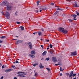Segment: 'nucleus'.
Returning a JSON list of instances; mask_svg holds the SVG:
<instances>
[{
    "mask_svg": "<svg viewBox=\"0 0 79 79\" xmlns=\"http://www.w3.org/2000/svg\"><path fill=\"white\" fill-rule=\"evenodd\" d=\"M2 3L4 6H7V10H11V8H12V5H13V4L11 3L9 4L7 1H4Z\"/></svg>",
    "mask_w": 79,
    "mask_h": 79,
    "instance_id": "f257e3e1",
    "label": "nucleus"
},
{
    "mask_svg": "<svg viewBox=\"0 0 79 79\" xmlns=\"http://www.w3.org/2000/svg\"><path fill=\"white\" fill-rule=\"evenodd\" d=\"M59 31H60V32H61L62 33H63V34H67V33H68V31H67V30L64 29V28L61 27L59 28Z\"/></svg>",
    "mask_w": 79,
    "mask_h": 79,
    "instance_id": "f03ea898",
    "label": "nucleus"
},
{
    "mask_svg": "<svg viewBox=\"0 0 79 79\" xmlns=\"http://www.w3.org/2000/svg\"><path fill=\"white\" fill-rule=\"evenodd\" d=\"M73 77H74V76H76V74H73V71H72L70 73L69 75V77L70 78L71 77V78H73Z\"/></svg>",
    "mask_w": 79,
    "mask_h": 79,
    "instance_id": "7ed1b4c3",
    "label": "nucleus"
},
{
    "mask_svg": "<svg viewBox=\"0 0 79 79\" xmlns=\"http://www.w3.org/2000/svg\"><path fill=\"white\" fill-rule=\"evenodd\" d=\"M10 14L8 12H6V13L5 14V16L6 18H7V19H8V18H10Z\"/></svg>",
    "mask_w": 79,
    "mask_h": 79,
    "instance_id": "20e7f679",
    "label": "nucleus"
},
{
    "mask_svg": "<svg viewBox=\"0 0 79 79\" xmlns=\"http://www.w3.org/2000/svg\"><path fill=\"white\" fill-rule=\"evenodd\" d=\"M71 54L73 56H75V55H77V52H76V51L72 52L71 53Z\"/></svg>",
    "mask_w": 79,
    "mask_h": 79,
    "instance_id": "39448f33",
    "label": "nucleus"
},
{
    "mask_svg": "<svg viewBox=\"0 0 79 79\" xmlns=\"http://www.w3.org/2000/svg\"><path fill=\"white\" fill-rule=\"evenodd\" d=\"M23 75H24V73L19 74L18 75V76H19L20 77H25V76Z\"/></svg>",
    "mask_w": 79,
    "mask_h": 79,
    "instance_id": "423d86ee",
    "label": "nucleus"
},
{
    "mask_svg": "<svg viewBox=\"0 0 79 79\" xmlns=\"http://www.w3.org/2000/svg\"><path fill=\"white\" fill-rule=\"evenodd\" d=\"M52 61H53V62H56V61H57L56 58L55 57H53L52 58Z\"/></svg>",
    "mask_w": 79,
    "mask_h": 79,
    "instance_id": "0eeeda50",
    "label": "nucleus"
},
{
    "mask_svg": "<svg viewBox=\"0 0 79 79\" xmlns=\"http://www.w3.org/2000/svg\"><path fill=\"white\" fill-rule=\"evenodd\" d=\"M16 44H20V43H22V42H23V41H21L20 40H17L16 42Z\"/></svg>",
    "mask_w": 79,
    "mask_h": 79,
    "instance_id": "6e6552de",
    "label": "nucleus"
},
{
    "mask_svg": "<svg viewBox=\"0 0 79 79\" xmlns=\"http://www.w3.org/2000/svg\"><path fill=\"white\" fill-rule=\"evenodd\" d=\"M39 67L40 68H44V66H42V64L41 63H40V64L39 65Z\"/></svg>",
    "mask_w": 79,
    "mask_h": 79,
    "instance_id": "1a4fd4ad",
    "label": "nucleus"
},
{
    "mask_svg": "<svg viewBox=\"0 0 79 79\" xmlns=\"http://www.w3.org/2000/svg\"><path fill=\"white\" fill-rule=\"evenodd\" d=\"M12 70H13V69H7V70H6L5 71V72H6V73H8V72H10V71H12Z\"/></svg>",
    "mask_w": 79,
    "mask_h": 79,
    "instance_id": "9d476101",
    "label": "nucleus"
},
{
    "mask_svg": "<svg viewBox=\"0 0 79 79\" xmlns=\"http://www.w3.org/2000/svg\"><path fill=\"white\" fill-rule=\"evenodd\" d=\"M72 16L74 17V19L75 20V21H76V15L74 14L72 15H71Z\"/></svg>",
    "mask_w": 79,
    "mask_h": 79,
    "instance_id": "9b49d317",
    "label": "nucleus"
},
{
    "mask_svg": "<svg viewBox=\"0 0 79 79\" xmlns=\"http://www.w3.org/2000/svg\"><path fill=\"white\" fill-rule=\"evenodd\" d=\"M73 6L74 7H79V6H77V3L76 2H74L73 4Z\"/></svg>",
    "mask_w": 79,
    "mask_h": 79,
    "instance_id": "f8f14e48",
    "label": "nucleus"
},
{
    "mask_svg": "<svg viewBox=\"0 0 79 79\" xmlns=\"http://www.w3.org/2000/svg\"><path fill=\"white\" fill-rule=\"evenodd\" d=\"M31 53V55H35V51H32Z\"/></svg>",
    "mask_w": 79,
    "mask_h": 79,
    "instance_id": "ddd939ff",
    "label": "nucleus"
},
{
    "mask_svg": "<svg viewBox=\"0 0 79 79\" xmlns=\"http://www.w3.org/2000/svg\"><path fill=\"white\" fill-rule=\"evenodd\" d=\"M54 51L52 49L50 50V53L51 54H53Z\"/></svg>",
    "mask_w": 79,
    "mask_h": 79,
    "instance_id": "4468645a",
    "label": "nucleus"
},
{
    "mask_svg": "<svg viewBox=\"0 0 79 79\" xmlns=\"http://www.w3.org/2000/svg\"><path fill=\"white\" fill-rule=\"evenodd\" d=\"M19 28H21V30H22V31H23L24 30V27H23L22 26H20L19 27Z\"/></svg>",
    "mask_w": 79,
    "mask_h": 79,
    "instance_id": "2eb2a0df",
    "label": "nucleus"
},
{
    "mask_svg": "<svg viewBox=\"0 0 79 79\" xmlns=\"http://www.w3.org/2000/svg\"><path fill=\"white\" fill-rule=\"evenodd\" d=\"M32 43L30 42V49H32Z\"/></svg>",
    "mask_w": 79,
    "mask_h": 79,
    "instance_id": "dca6fc26",
    "label": "nucleus"
},
{
    "mask_svg": "<svg viewBox=\"0 0 79 79\" xmlns=\"http://www.w3.org/2000/svg\"><path fill=\"white\" fill-rule=\"evenodd\" d=\"M47 54V51H44L42 53V55H45Z\"/></svg>",
    "mask_w": 79,
    "mask_h": 79,
    "instance_id": "f3484780",
    "label": "nucleus"
},
{
    "mask_svg": "<svg viewBox=\"0 0 79 79\" xmlns=\"http://www.w3.org/2000/svg\"><path fill=\"white\" fill-rule=\"evenodd\" d=\"M30 56L31 57V58H34L35 57V55H30Z\"/></svg>",
    "mask_w": 79,
    "mask_h": 79,
    "instance_id": "a211bd4d",
    "label": "nucleus"
},
{
    "mask_svg": "<svg viewBox=\"0 0 79 79\" xmlns=\"http://www.w3.org/2000/svg\"><path fill=\"white\" fill-rule=\"evenodd\" d=\"M39 64L38 63H36L35 64H34L33 65V66H37V65H38Z\"/></svg>",
    "mask_w": 79,
    "mask_h": 79,
    "instance_id": "6ab92c4d",
    "label": "nucleus"
},
{
    "mask_svg": "<svg viewBox=\"0 0 79 79\" xmlns=\"http://www.w3.org/2000/svg\"><path fill=\"white\" fill-rule=\"evenodd\" d=\"M38 33L39 36H40L42 35V32H39Z\"/></svg>",
    "mask_w": 79,
    "mask_h": 79,
    "instance_id": "aec40b11",
    "label": "nucleus"
},
{
    "mask_svg": "<svg viewBox=\"0 0 79 79\" xmlns=\"http://www.w3.org/2000/svg\"><path fill=\"white\" fill-rule=\"evenodd\" d=\"M62 69L61 67H60V71H63V70H64V69Z\"/></svg>",
    "mask_w": 79,
    "mask_h": 79,
    "instance_id": "412c9836",
    "label": "nucleus"
},
{
    "mask_svg": "<svg viewBox=\"0 0 79 79\" xmlns=\"http://www.w3.org/2000/svg\"><path fill=\"white\" fill-rule=\"evenodd\" d=\"M6 38V36H2V37H1V39H5Z\"/></svg>",
    "mask_w": 79,
    "mask_h": 79,
    "instance_id": "4be33fe9",
    "label": "nucleus"
},
{
    "mask_svg": "<svg viewBox=\"0 0 79 79\" xmlns=\"http://www.w3.org/2000/svg\"><path fill=\"white\" fill-rule=\"evenodd\" d=\"M59 13V11H56L54 13V15H56V14H58Z\"/></svg>",
    "mask_w": 79,
    "mask_h": 79,
    "instance_id": "5701e85b",
    "label": "nucleus"
},
{
    "mask_svg": "<svg viewBox=\"0 0 79 79\" xmlns=\"http://www.w3.org/2000/svg\"><path fill=\"white\" fill-rule=\"evenodd\" d=\"M46 69L48 70V71H50V68H46Z\"/></svg>",
    "mask_w": 79,
    "mask_h": 79,
    "instance_id": "b1692460",
    "label": "nucleus"
},
{
    "mask_svg": "<svg viewBox=\"0 0 79 79\" xmlns=\"http://www.w3.org/2000/svg\"><path fill=\"white\" fill-rule=\"evenodd\" d=\"M57 10H60V11H62V10H63V9H60L59 8H58L57 9Z\"/></svg>",
    "mask_w": 79,
    "mask_h": 79,
    "instance_id": "393cba45",
    "label": "nucleus"
},
{
    "mask_svg": "<svg viewBox=\"0 0 79 79\" xmlns=\"http://www.w3.org/2000/svg\"><path fill=\"white\" fill-rule=\"evenodd\" d=\"M46 60L47 61H49L50 60V58H46Z\"/></svg>",
    "mask_w": 79,
    "mask_h": 79,
    "instance_id": "a878e982",
    "label": "nucleus"
},
{
    "mask_svg": "<svg viewBox=\"0 0 79 79\" xmlns=\"http://www.w3.org/2000/svg\"><path fill=\"white\" fill-rule=\"evenodd\" d=\"M23 72H19L17 73V74H21V73H23Z\"/></svg>",
    "mask_w": 79,
    "mask_h": 79,
    "instance_id": "bb28decb",
    "label": "nucleus"
},
{
    "mask_svg": "<svg viewBox=\"0 0 79 79\" xmlns=\"http://www.w3.org/2000/svg\"><path fill=\"white\" fill-rule=\"evenodd\" d=\"M76 13L77 15L78 16H79V12L77 11H76Z\"/></svg>",
    "mask_w": 79,
    "mask_h": 79,
    "instance_id": "cd10ccee",
    "label": "nucleus"
},
{
    "mask_svg": "<svg viewBox=\"0 0 79 79\" xmlns=\"http://www.w3.org/2000/svg\"><path fill=\"white\" fill-rule=\"evenodd\" d=\"M4 68H6V66H5V65H4L2 67V69Z\"/></svg>",
    "mask_w": 79,
    "mask_h": 79,
    "instance_id": "c85d7f7f",
    "label": "nucleus"
},
{
    "mask_svg": "<svg viewBox=\"0 0 79 79\" xmlns=\"http://www.w3.org/2000/svg\"><path fill=\"white\" fill-rule=\"evenodd\" d=\"M16 23H17L18 24H20V23H21V22H16Z\"/></svg>",
    "mask_w": 79,
    "mask_h": 79,
    "instance_id": "c756f323",
    "label": "nucleus"
},
{
    "mask_svg": "<svg viewBox=\"0 0 79 79\" xmlns=\"http://www.w3.org/2000/svg\"><path fill=\"white\" fill-rule=\"evenodd\" d=\"M17 13H18V12H15V16H18V14H17Z\"/></svg>",
    "mask_w": 79,
    "mask_h": 79,
    "instance_id": "7c9ffc66",
    "label": "nucleus"
},
{
    "mask_svg": "<svg viewBox=\"0 0 79 79\" xmlns=\"http://www.w3.org/2000/svg\"><path fill=\"white\" fill-rule=\"evenodd\" d=\"M68 20L70 22H72V21H73V20L71 19H68Z\"/></svg>",
    "mask_w": 79,
    "mask_h": 79,
    "instance_id": "2f4dec72",
    "label": "nucleus"
},
{
    "mask_svg": "<svg viewBox=\"0 0 79 79\" xmlns=\"http://www.w3.org/2000/svg\"><path fill=\"white\" fill-rule=\"evenodd\" d=\"M50 48H52L53 47V46H52V45L51 44L50 45Z\"/></svg>",
    "mask_w": 79,
    "mask_h": 79,
    "instance_id": "473e14b6",
    "label": "nucleus"
},
{
    "mask_svg": "<svg viewBox=\"0 0 79 79\" xmlns=\"http://www.w3.org/2000/svg\"><path fill=\"white\" fill-rule=\"evenodd\" d=\"M37 73H36L35 74V76H37Z\"/></svg>",
    "mask_w": 79,
    "mask_h": 79,
    "instance_id": "72a5a7b5",
    "label": "nucleus"
},
{
    "mask_svg": "<svg viewBox=\"0 0 79 79\" xmlns=\"http://www.w3.org/2000/svg\"><path fill=\"white\" fill-rule=\"evenodd\" d=\"M50 5H54V3H52L50 4Z\"/></svg>",
    "mask_w": 79,
    "mask_h": 79,
    "instance_id": "f704fd0d",
    "label": "nucleus"
},
{
    "mask_svg": "<svg viewBox=\"0 0 79 79\" xmlns=\"http://www.w3.org/2000/svg\"><path fill=\"white\" fill-rule=\"evenodd\" d=\"M35 12H36V13H37L38 12H39V11H38V10H35Z\"/></svg>",
    "mask_w": 79,
    "mask_h": 79,
    "instance_id": "c9c22d12",
    "label": "nucleus"
},
{
    "mask_svg": "<svg viewBox=\"0 0 79 79\" xmlns=\"http://www.w3.org/2000/svg\"><path fill=\"white\" fill-rule=\"evenodd\" d=\"M15 63H19V62H18V60H16L15 61Z\"/></svg>",
    "mask_w": 79,
    "mask_h": 79,
    "instance_id": "e433bc0d",
    "label": "nucleus"
},
{
    "mask_svg": "<svg viewBox=\"0 0 79 79\" xmlns=\"http://www.w3.org/2000/svg\"><path fill=\"white\" fill-rule=\"evenodd\" d=\"M3 77H4L3 76H2L1 77L0 79H3Z\"/></svg>",
    "mask_w": 79,
    "mask_h": 79,
    "instance_id": "4c0bfd02",
    "label": "nucleus"
},
{
    "mask_svg": "<svg viewBox=\"0 0 79 79\" xmlns=\"http://www.w3.org/2000/svg\"><path fill=\"white\" fill-rule=\"evenodd\" d=\"M3 42V40H0V43H2Z\"/></svg>",
    "mask_w": 79,
    "mask_h": 79,
    "instance_id": "58836bf2",
    "label": "nucleus"
},
{
    "mask_svg": "<svg viewBox=\"0 0 79 79\" xmlns=\"http://www.w3.org/2000/svg\"><path fill=\"white\" fill-rule=\"evenodd\" d=\"M2 15H5V14H4V13H3V12H1Z\"/></svg>",
    "mask_w": 79,
    "mask_h": 79,
    "instance_id": "ea45409f",
    "label": "nucleus"
},
{
    "mask_svg": "<svg viewBox=\"0 0 79 79\" xmlns=\"http://www.w3.org/2000/svg\"><path fill=\"white\" fill-rule=\"evenodd\" d=\"M55 66H58V65H60L59 64H55Z\"/></svg>",
    "mask_w": 79,
    "mask_h": 79,
    "instance_id": "a19ab883",
    "label": "nucleus"
},
{
    "mask_svg": "<svg viewBox=\"0 0 79 79\" xmlns=\"http://www.w3.org/2000/svg\"><path fill=\"white\" fill-rule=\"evenodd\" d=\"M46 41H47V42H49V40H46Z\"/></svg>",
    "mask_w": 79,
    "mask_h": 79,
    "instance_id": "79ce46f5",
    "label": "nucleus"
},
{
    "mask_svg": "<svg viewBox=\"0 0 79 79\" xmlns=\"http://www.w3.org/2000/svg\"><path fill=\"white\" fill-rule=\"evenodd\" d=\"M12 68H15V65H12Z\"/></svg>",
    "mask_w": 79,
    "mask_h": 79,
    "instance_id": "37998d69",
    "label": "nucleus"
},
{
    "mask_svg": "<svg viewBox=\"0 0 79 79\" xmlns=\"http://www.w3.org/2000/svg\"><path fill=\"white\" fill-rule=\"evenodd\" d=\"M40 2V1H38L37 2H36V3H39V2Z\"/></svg>",
    "mask_w": 79,
    "mask_h": 79,
    "instance_id": "c03bdc74",
    "label": "nucleus"
},
{
    "mask_svg": "<svg viewBox=\"0 0 79 79\" xmlns=\"http://www.w3.org/2000/svg\"><path fill=\"white\" fill-rule=\"evenodd\" d=\"M66 75L67 76H69V73H66Z\"/></svg>",
    "mask_w": 79,
    "mask_h": 79,
    "instance_id": "a18cd8bd",
    "label": "nucleus"
},
{
    "mask_svg": "<svg viewBox=\"0 0 79 79\" xmlns=\"http://www.w3.org/2000/svg\"><path fill=\"white\" fill-rule=\"evenodd\" d=\"M60 76H62V73H60Z\"/></svg>",
    "mask_w": 79,
    "mask_h": 79,
    "instance_id": "49530a36",
    "label": "nucleus"
},
{
    "mask_svg": "<svg viewBox=\"0 0 79 79\" xmlns=\"http://www.w3.org/2000/svg\"><path fill=\"white\" fill-rule=\"evenodd\" d=\"M35 34H37V32H34L33 33V34L34 35Z\"/></svg>",
    "mask_w": 79,
    "mask_h": 79,
    "instance_id": "de8ad7c7",
    "label": "nucleus"
},
{
    "mask_svg": "<svg viewBox=\"0 0 79 79\" xmlns=\"http://www.w3.org/2000/svg\"><path fill=\"white\" fill-rule=\"evenodd\" d=\"M41 47H42V48H44V46L43 45H41Z\"/></svg>",
    "mask_w": 79,
    "mask_h": 79,
    "instance_id": "09e8293b",
    "label": "nucleus"
},
{
    "mask_svg": "<svg viewBox=\"0 0 79 79\" xmlns=\"http://www.w3.org/2000/svg\"><path fill=\"white\" fill-rule=\"evenodd\" d=\"M47 50H49L50 49L49 48H47Z\"/></svg>",
    "mask_w": 79,
    "mask_h": 79,
    "instance_id": "8fccbe9b",
    "label": "nucleus"
},
{
    "mask_svg": "<svg viewBox=\"0 0 79 79\" xmlns=\"http://www.w3.org/2000/svg\"><path fill=\"white\" fill-rule=\"evenodd\" d=\"M30 44V42H29V48H30V44Z\"/></svg>",
    "mask_w": 79,
    "mask_h": 79,
    "instance_id": "3c124183",
    "label": "nucleus"
},
{
    "mask_svg": "<svg viewBox=\"0 0 79 79\" xmlns=\"http://www.w3.org/2000/svg\"><path fill=\"white\" fill-rule=\"evenodd\" d=\"M14 79H17V78L16 77H15L14 78Z\"/></svg>",
    "mask_w": 79,
    "mask_h": 79,
    "instance_id": "603ef678",
    "label": "nucleus"
},
{
    "mask_svg": "<svg viewBox=\"0 0 79 79\" xmlns=\"http://www.w3.org/2000/svg\"><path fill=\"white\" fill-rule=\"evenodd\" d=\"M41 30H42V31H43V32H44V29H43V28H42V29H41Z\"/></svg>",
    "mask_w": 79,
    "mask_h": 79,
    "instance_id": "864d4df0",
    "label": "nucleus"
},
{
    "mask_svg": "<svg viewBox=\"0 0 79 79\" xmlns=\"http://www.w3.org/2000/svg\"><path fill=\"white\" fill-rule=\"evenodd\" d=\"M13 40H17V39H14Z\"/></svg>",
    "mask_w": 79,
    "mask_h": 79,
    "instance_id": "5fc2aeb1",
    "label": "nucleus"
},
{
    "mask_svg": "<svg viewBox=\"0 0 79 79\" xmlns=\"http://www.w3.org/2000/svg\"><path fill=\"white\" fill-rule=\"evenodd\" d=\"M41 11H42V9H40V12H41Z\"/></svg>",
    "mask_w": 79,
    "mask_h": 79,
    "instance_id": "6e6d98bb",
    "label": "nucleus"
},
{
    "mask_svg": "<svg viewBox=\"0 0 79 79\" xmlns=\"http://www.w3.org/2000/svg\"><path fill=\"white\" fill-rule=\"evenodd\" d=\"M67 1H68V2H70L71 1V0H67Z\"/></svg>",
    "mask_w": 79,
    "mask_h": 79,
    "instance_id": "4d7b16f0",
    "label": "nucleus"
},
{
    "mask_svg": "<svg viewBox=\"0 0 79 79\" xmlns=\"http://www.w3.org/2000/svg\"><path fill=\"white\" fill-rule=\"evenodd\" d=\"M0 66H2V64L1 63H0Z\"/></svg>",
    "mask_w": 79,
    "mask_h": 79,
    "instance_id": "13d9d810",
    "label": "nucleus"
},
{
    "mask_svg": "<svg viewBox=\"0 0 79 79\" xmlns=\"http://www.w3.org/2000/svg\"><path fill=\"white\" fill-rule=\"evenodd\" d=\"M14 69H16V67H15L14 68Z\"/></svg>",
    "mask_w": 79,
    "mask_h": 79,
    "instance_id": "bf43d9fd",
    "label": "nucleus"
},
{
    "mask_svg": "<svg viewBox=\"0 0 79 79\" xmlns=\"http://www.w3.org/2000/svg\"><path fill=\"white\" fill-rule=\"evenodd\" d=\"M76 79V77H75L73 79Z\"/></svg>",
    "mask_w": 79,
    "mask_h": 79,
    "instance_id": "052dcab7",
    "label": "nucleus"
},
{
    "mask_svg": "<svg viewBox=\"0 0 79 79\" xmlns=\"http://www.w3.org/2000/svg\"><path fill=\"white\" fill-rule=\"evenodd\" d=\"M37 5L38 6L39 5V3H37Z\"/></svg>",
    "mask_w": 79,
    "mask_h": 79,
    "instance_id": "680f3d73",
    "label": "nucleus"
},
{
    "mask_svg": "<svg viewBox=\"0 0 79 79\" xmlns=\"http://www.w3.org/2000/svg\"><path fill=\"white\" fill-rule=\"evenodd\" d=\"M32 79H35L34 78H33Z\"/></svg>",
    "mask_w": 79,
    "mask_h": 79,
    "instance_id": "e2e57ef3",
    "label": "nucleus"
},
{
    "mask_svg": "<svg viewBox=\"0 0 79 79\" xmlns=\"http://www.w3.org/2000/svg\"><path fill=\"white\" fill-rule=\"evenodd\" d=\"M2 25H0V27H2Z\"/></svg>",
    "mask_w": 79,
    "mask_h": 79,
    "instance_id": "0e129e2a",
    "label": "nucleus"
},
{
    "mask_svg": "<svg viewBox=\"0 0 79 79\" xmlns=\"http://www.w3.org/2000/svg\"><path fill=\"white\" fill-rule=\"evenodd\" d=\"M41 40H42V38L41 39Z\"/></svg>",
    "mask_w": 79,
    "mask_h": 79,
    "instance_id": "69168bd1",
    "label": "nucleus"
},
{
    "mask_svg": "<svg viewBox=\"0 0 79 79\" xmlns=\"http://www.w3.org/2000/svg\"><path fill=\"white\" fill-rule=\"evenodd\" d=\"M13 63H15V62H13Z\"/></svg>",
    "mask_w": 79,
    "mask_h": 79,
    "instance_id": "338daca9",
    "label": "nucleus"
},
{
    "mask_svg": "<svg viewBox=\"0 0 79 79\" xmlns=\"http://www.w3.org/2000/svg\"><path fill=\"white\" fill-rule=\"evenodd\" d=\"M78 76H79V73H78Z\"/></svg>",
    "mask_w": 79,
    "mask_h": 79,
    "instance_id": "774afa93",
    "label": "nucleus"
}]
</instances>
